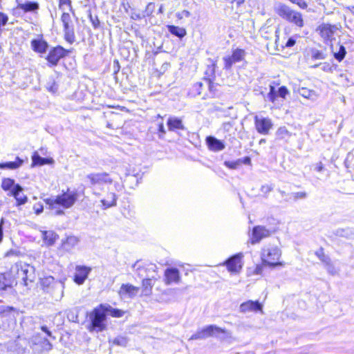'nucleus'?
<instances>
[{
  "instance_id": "f257e3e1",
  "label": "nucleus",
  "mask_w": 354,
  "mask_h": 354,
  "mask_svg": "<svg viewBox=\"0 0 354 354\" xmlns=\"http://www.w3.org/2000/svg\"><path fill=\"white\" fill-rule=\"evenodd\" d=\"M40 288L44 292L49 294L56 301H59L64 296V282L56 280L52 276H47L39 279Z\"/></svg>"
},
{
  "instance_id": "f03ea898",
  "label": "nucleus",
  "mask_w": 354,
  "mask_h": 354,
  "mask_svg": "<svg viewBox=\"0 0 354 354\" xmlns=\"http://www.w3.org/2000/svg\"><path fill=\"white\" fill-rule=\"evenodd\" d=\"M78 198L77 191L63 192L62 194L55 197H50L44 199V202L49 206L50 209H57L58 207H62L64 209H68L73 206Z\"/></svg>"
},
{
  "instance_id": "7ed1b4c3",
  "label": "nucleus",
  "mask_w": 354,
  "mask_h": 354,
  "mask_svg": "<svg viewBox=\"0 0 354 354\" xmlns=\"http://www.w3.org/2000/svg\"><path fill=\"white\" fill-rule=\"evenodd\" d=\"M90 324L88 329L90 332H102L106 328V314L104 309V304L95 308L89 315Z\"/></svg>"
},
{
  "instance_id": "20e7f679",
  "label": "nucleus",
  "mask_w": 354,
  "mask_h": 354,
  "mask_svg": "<svg viewBox=\"0 0 354 354\" xmlns=\"http://www.w3.org/2000/svg\"><path fill=\"white\" fill-rule=\"evenodd\" d=\"M281 256V251L277 245L268 244L262 248L261 259L263 265L270 268L282 265L281 262L279 261Z\"/></svg>"
},
{
  "instance_id": "39448f33",
  "label": "nucleus",
  "mask_w": 354,
  "mask_h": 354,
  "mask_svg": "<svg viewBox=\"0 0 354 354\" xmlns=\"http://www.w3.org/2000/svg\"><path fill=\"white\" fill-rule=\"evenodd\" d=\"M19 266L16 263L12 266L10 270L0 273V290H12L13 286L17 285L15 273H19Z\"/></svg>"
},
{
  "instance_id": "423d86ee",
  "label": "nucleus",
  "mask_w": 354,
  "mask_h": 354,
  "mask_svg": "<svg viewBox=\"0 0 354 354\" xmlns=\"http://www.w3.org/2000/svg\"><path fill=\"white\" fill-rule=\"evenodd\" d=\"M28 346L34 353H41L48 351L52 348V344L48 339L40 335H34L28 342Z\"/></svg>"
},
{
  "instance_id": "0eeeda50",
  "label": "nucleus",
  "mask_w": 354,
  "mask_h": 354,
  "mask_svg": "<svg viewBox=\"0 0 354 354\" xmlns=\"http://www.w3.org/2000/svg\"><path fill=\"white\" fill-rule=\"evenodd\" d=\"M243 257L242 253L234 254L223 262V266H225L231 274H238L243 268Z\"/></svg>"
},
{
  "instance_id": "6e6552de",
  "label": "nucleus",
  "mask_w": 354,
  "mask_h": 354,
  "mask_svg": "<svg viewBox=\"0 0 354 354\" xmlns=\"http://www.w3.org/2000/svg\"><path fill=\"white\" fill-rule=\"evenodd\" d=\"M221 333V328L215 325H209L192 335L189 340L203 339L210 337H217Z\"/></svg>"
},
{
  "instance_id": "1a4fd4ad",
  "label": "nucleus",
  "mask_w": 354,
  "mask_h": 354,
  "mask_svg": "<svg viewBox=\"0 0 354 354\" xmlns=\"http://www.w3.org/2000/svg\"><path fill=\"white\" fill-rule=\"evenodd\" d=\"M68 50H66L61 46H57L51 48L46 57L49 66H57L59 60L67 55Z\"/></svg>"
},
{
  "instance_id": "9d476101",
  "label": "nucleus",
  "mask_w": 354,
  "mask_h": 354,
  "mask_svg": "<svg viewBox=\"0 0 354 354\" xmlns=\"http://www.w3.org/2000/svg\"><path fill=\"white\" fill-rule=\"evenodd\" d=\"M254 126L257 131L262 135H268L270 130L272 128V120L268 118L254 117Z\"/></svg>"
},
{
  "instance_id": "9b49d317",
  "label": "nucleus",
  "mask_w": 354,
  "mask_h": 354,
  "mask_svg": "<svg viewBox=\"0 0 354 354\" xmlns=\"http://www.w3.org/2000/svg\"><path fill=\"white\" fill-rule=\"evenodd\" d=\"M91 185H102V184H111L113 182L112 178L109 174L106 172L102 173H93L86 176Z\"/></svg>"
},
{
  "instance_id": "f8f14e48",
  "label": "nucleus",
  "mask_w": 354,
  "mask_h": 354,
  "mask_svg": "<svg viewBox=\"0 0 354 354\" xmlns=\"http://www.w3.org/2000/svg\"><path fill=\"white\" fill-rule=\"evenodd\" d=\"M271 231L262 225L254 226L252 231L251 243L256 244L260 242L263 238L271 235Z\"/></svg>"
},
{
  "instance_id": "ddd939ff",
  "label": "nucleus",
  "mask_w": 354,
  "mask_h": 354,
  "mask_svg": "<svg viewBox=\"0 0 354 354\" xmlns=\"http://www.w3.org/2000/svg\"><path fill=\"white\" fill-rule=\"evenodd\" d=\"M19 273H17L19 277H21L24 286H28V282H32L35 279V270L33 267H30L28 265L22 266L19 264Z\"/></svg>"
},
{
  "instance_id": "4468645a",
  "label": "nucleus",
  "mask_w": 354,
  "mask_h": 354,
  "mask_svg": "<svg viewBox=\"0 0 354 354\" xmlns=\"http://www.w3.org/2000/svg\"><path fill=\"white\" fill-rule=\"evenodd\" d=\"M288 94L289 91L285 86H281L278 89H276L275 86L270 85V91L267 94V98L269 101L274 103L277 97L286 99V95Z\"/></svg>"
},
{
  "instance_id": "2eb2a0df",
  "label": "nucleus",
  "mask_w": 354,
  "mask_h": 354,
  "mask_svg": "<svg viewBox=\"0 0 354 354\" xmlns=\"http://www.w3.org/2000/svg\"><path fill=\"white\" fill-rule=\"evenodd\" d=\"M245 51L243 49L236 48L232 52V55L224 59L225 68L229 69L232 66L243 60L245 56Z\"/></svg>"
},
{
  "instance_id": "dca6fc26",
  "label": "nucleus",
  "mask_w": 354,
  "mask_h": 354,
  "mask_svg": "<svg viewBox=\"0 0 354 354\" xmlns=\"http://www.w3.org/2000/svg\"><path fill=\"white\" fill-rule=\"evenodd\" d=\"M75 271L76 272L74 275V281L78 285H82L87 279L89 273L91 271V268L85 266H77L75 268Z\"/></svg>"
},
{
  "instance_id": "f3484780",
  "label": "nucleus",
  "mask_w": 354,
  "mask_h": 354,
  "mask_svg": "<svg viewBox=\"0 0 354 354\" xmlns=\"http://www.w3.org/2000/svg\"><path fill=\"white\" fill-rule=\"evenodd\" d=\"M263 305L259 301L248 300L240 305V312L246 313L250 312L262 311Z\"/></svg>"
},
{
  "instance_id": "a211bd4d",
  "label": "nucleus",
  "mask_w": 354,
  "mask_h": 354,
  "mask_svg": "<svg viewBox=\"0 0 354 354\" xmlns=\"http://www.w3.org/2000/svg\"><path fill=\"white\" fill-rule=\"evenodd\" d=\"M139 288L131 284H122L119 290V295L121 297H128L129 298L134 297L138 292Z\"/></svg>"
},
{
  "instance_id": "6ab92c4d",
  "label": "nucleus",
  "mask_w": 354,
  "mask_h": 354,
  "mask_svg": "<svg viewBox=\"0 0 354 354\" xmlns=\"http://www.w3.org/2000/svg\"><path fill=\"white\" fill-rule=\"evenodd\" d=\"M32 49L39 53H45L48 48V43L41 39H34L31 41Z\"/></svg>"
},
{
  "instance_id": "aec40b11",
  "label": "nucleus",
  "mask_w": 354,
  "mask_h": 354,
  "mask_svg": "<svg viewBox=\"0 0 354 354\" xmlns=\"http://www.w3.org/2000/svg\"><path fill=\"white\" fill-rule=\"evenodd\" d=\"M18 1V0H17ZM16 9H21L25 12H35L39 9V4L37 1H26L25 3L17 2Z\"/></svg>"
},
{
  "instance_id": "412c9836",
  "label": "nucleus",
  "mask_w": 354,
  "mask_h": 354,
  "mask_svg": "<svg viewBox=\"0 0 354 354\" xmlns=\"http://www.w3.org/2000/svg\"><path fill=\"white\" fill-rule=\"evenodd\" d=\"M336 30L335 26L324 24L319 26L320 35L326 40H330Z\"/></svg>"
},
{
  "instance_id": "4be33fe9",
  "label": "nucleus",
  "mask_w": 354,
  "mask_h": 354,
  "mask_svg": "<svg viewBox=\"0 0 354 354\" xmlns=\"http://www.w3.org/2000/svg\"><path fill=\"white\" fill-rule=\"evenodd\" d=\"M224 165L230 169H235L242 165H251V158L249 156H245L243 158H239L232 161H225Z\"/></svg>"
},
{
  "instance_id": "5701e85b",
  "label": "nucleus",
  "mask_w": 354,
  "mask_h": 354,
  "mask_svg": "<svg viewBox=\"0 0 354 354\" xmlns=\"http://www.w3.org/2000/svg\"><path fill=\"white\" fill-rule=\"evenodd\" d=\"M165 281L167 284L172 282H178L180 280L179 271L177 268H167L165 272Z\"/></svg>"
},
{
  "instance_id": "b1692460",
  "label": "nucleus",
  "mask_w": 354,
  "mask_h": 354,
  "mask_svg": "<svg viewBox=\"0 0 354 354\" xmlns=\"http://www.w3.org/2000/svg\"><path fill=\"white\" fill-rule=\"evenodd\" d=\"M167 126L169 131H171L176 129L184 130L185 129L182 120L176 117H170L167 120Z\"/></svg>"
},
{
  "instance_id": "393cba45",
  "label": "nucleus",
  "mask_w": 354,
  "mask_h": 354,
  "mask_svg": "<svg viewBox=\"0 0 354 354\" xmlns=\"http://www.w3.org/2000/svg\"><path fill=\"white\" fill-rule=\"evenodd\" d=\"M32 166L35 165H52L54 163V160L51 158H43L40 156L37 152H35L32 156Z\"/></svg>"
},
{
  "instance_id": "a878e982",
  "label": "nucleus",
  "mask_w": 354,
  "mask_h": 354,
  "mask_svg": "<svg viewBox=\"0 0 354 354\" xmlns=\"http://www.w3.org/2000/svg\"><path fill=\"white\" fill-rule=\"evenodd\" d=\"M28 342L27 339L19 337L15 341V351L17 354H26L28 349Z\"/></svg>"
},
{
  "instance_id": "bb28decb",
  "label": "nucleus",
  "mask_w": 354,
  "mask_h": 354,
  "mask_svg": "<svg viewBox=\"0 0 354 354\" xmlns=\"http://www.w3.org/2000/svg\"><path fill=\"white\" fill-rule=\"evenodd\" d=\"M118 197L114 193H109L106 195V198L101 200L103 209H107L111 207L116 206Z\"/></svg>"
},
{
  "instance_id": "cd10ccee",
  "label": "nucleus",
  "mask_w": 354,
  "mask_h": 354,
  "mask_svg": "<svg viewBox=\"0 0 354 354\" xmlns=\"http://www.w3.org/2000/svg\"><path fill=\"white\" fill-rule=\"evenodd\" d=\"M276 12L281 17L288 21L293 12V10H292L288 6L280 3L276 7Z\"/></svg>"
},
{
  "instance_id": "c85d7f7f",
  "label": "nucleus",
  "mask_w": 354,
  "mask_h": 354,
  "mask_svg": "<svg viewBox=\"0 0 354 354\" xmlns=\"http://www.w3.org/2000/svg\"><path fill=\"white\" fill-rule=\"evenodd\" d=\"M330 47L335 59H337L338 62L342 61L346 54V50L343 44H338L336 46L335 50L333 45H331Z\"/></svg>"
},
{
  "instance_id": "c756f323",
  "label": "nucleus",
  "mask_w": 354,
  "mask_h": 354,
  "mask_svg": "<svg viewBox=\"0 0 354 354\" xmlns=\"http://www.w3.org/2000/svg\"><path fill=\"white\" fill-rule=\"evenodd\" d=\"M154 278V276L151 275V278H144L142 279V294L145 296H149L152 293V288H153V283L152 280Z\"/></svg>"
},
{
  "instance_id": "7c9ffc66",
  "label": "nucleus",
  "mask_w": 354,
  "mask_h": 354,
  "mask_svg": "<svg viewBox=\"0 0 354 354\" xmlns=\"http://www.w3.org/2000/svg\"><path fill=\"white\" fill-rule=\"evenodd\" d=\"M42 238L44 241L45 243L48 245L51 246L54 245L56 240L59 238V236L53 231H44L42 232Z\"/></svg>"
},
{
  "instance_id": "2f4dec72",
  "label": "nucleus",
  "mask_w": 354,
  "mask_h": 354,
  "mask_svg": "<svg viewBox=\"0 0 354 354\" xmlns=\"http://www.w3.org/2000/svg\"><path fill=\"white\" fill-rule=\"evenodd\" d=\"M80 240L77 236H68L65 240L62 241V248L66 251H69L77 245Z\"/></svg>"
},
{
  "instance_id": "473e14b6",
  "label": "nucleus",
  "mask_w": 354,
  "mask_h": 354,
  "mask_svg": "<svg viewBox=\"0 0 354 354\" xmlns=\"http://www.w3.org/2000/svg\"><path fill=\"white\" fill-rule=\"evenodd\" d=\"M23 163L24 160L19 157H17L15 161L0 163V168L3 169H16L21 166Z\"/></svg>"
},
{
  "instance_id": "72a5a7b5",
  "label": "nucleus",
  "mask_w": 354,
  "mask_h": 354,
  "mask_svg": "<svg viewBox=\"0 0 354 354\" xmlns=\"http://www.w3.org/2000/svg\"><path fill=\"white\" fill-rule=\"evenodd\" d=\"M206 143L212 151H218L221 149V141L213 136L207 137Z\"/></svg>"
},
{
  "instance_id": "f704fd0d",
  "label": "nucleus",
  "mask_w": 354,
  "mask_h": 354,
  "mask_svg": "<svg viewBox=\"0 0 354 354\" xmlns=\"http://www.w3.org/2000/svg\"><path fill=\"white\" fill-rule=\"evenodd\" d=\"M167 30L171 35L180 39L184 37L187 34L186 30L184 28L176 26L174 25L167 26Z\"/></svg>"
},
{
  "instance_id": "c9c22d12",
  "label": "nucleus",
  "mask_w": 354,
  "mask_h": 354,
  "mask_svg": "<svg viewBox=\"0 0 354 354\" xmlns=\"http://www.w3.org/2000/svg\"><path fill=\"white\" fill-rule=\"evenodd\" d=\"M104 309L106 314L109 313L113 317L119 318L122 317L124 315V311L118 308H114L109 304H104Z\"/></svg>"
},
{
  "instance_id": "e433bc0d",
  "label": "nucleus",
  "mask_w": 354,
  "mask_h": 354,
  "mask_svg": "<svg viewBox=\"0 0 354 354\" xmlns=\"http://www.w3.org/2000/svg\"><path fill=\"white\" fill-rule=\"evenodd\" d=\"M337 236L352 239L354 236V232L351 228H338L334 232Z\"/></svg>"
},
{
  "instance_id": "4c0bfd02",
  "label": "nucleus",
  "mask_w": 354,
  "mask_h": 354,
  "mask_svg": "<svg viewBox=\"0 0 354 354\" xmlns=\"http://www.w3.org/2000/svg\"><path fill=\"white\" fill-rule=\"evenodd\" d=\"M298 93H299L300 95L306 99L315 100L317 98V94L315 91L308 89L304 87L299 88L298 90Z\"/></svg>"
},
{
  "instance_id": "58836bf2",
  "label": "nucleus",
  "mask_w": 354,
  "mask_h": 354,
  "mask_svg": "<svg viewBox=\"0 0 354 354\" xmlns=\"http://www.w3.org/2000/svg\"><path fill=\"white\" fill-rule=\"evenodd\" d=\"M156 266L153 264L149 265L147 268L138 267L137 268L138 274L140 277L149 278L151 276L149 274H147V272H150V271L156 272Z\"/></svg>"
},
{
  "instance_id": "ea45409f",
  "label": "nucleus",
  "mask_w": 354,
  "mask_h": 354,
  "mask_svg": "<svg viewBox=\"0 0 354 354\" xmlns=\"http://www.w3.org/2000/svg\"><path fill=\"white\" fill-rule=\"evenodd\" d=\"M288 21L294 23L299 27H302L304 26V21L301 14L298 12L293 11Z\"/></svg>"
},
{
  "instance_id": "a19ab883",
  "label": "nucleus",
  "mask_w": 354,
  "mask_h": 354,
  "mask_svg": "<svg viewBox=\"0 0 354 354\" xmlns=\"http://www.w3.org/2000/svg\"><path fill=\"white\" fill-rule=\"evenodd\" d=\"M16 184L14 179L5 178L1 181V187L4 191H10Z\"/></svg>"
},
{
  "instance_id": "79ce46f5",
  "label": "nucleus",
  "mask_w": 354,
  "mask_h": 354,
  "mask_svg": "<svg viewBox=\"0 0 354 354\" xmlns=\"http://www.w3.org/2000/svg\"><path fill=\"white\" fill-rule=\"evenodd\" d=\"M288 196H289V198L286 199V201H288L290 199H292L294 201H297L299 199H305L308 194L305 192H298L291 193L288 194Z\"/></svg>"
},
{
  "instance_id": "37998d69",
  "label": "nucleus",
  "mask_w": 354,
  "mask_h": 354,
  "mask_svg": "<svg viewBox=\"0 0 354 354\" xmlns=\"http://www.w3.org/2000/svg\"><path fill=\"white\" fill-rule=\"evenodd\" d=\"M315 255L324 264L328 263V261H330V258L328 255L325 254L323 248H320L317 251H316Z\"/></svg>"
},
{
  "instance_id": "c03bdc74",
  "label": "nucleus",
  "mask_w": 354,
  "mask_h": 354,
  "mask_svg": "<svg viewBox=\"0 0 354 354\" xmlns=\"http://www.w3.org/2000/svg\"><path fill=\"white\" fill-rule=\"evenodd\" d=\"M310 55L313 59H324L326 57V54L316 48L310 49Z\"/></svg>"
},
{
  "instance_id": "a18cd8bd",
  "label": "nucleus",
  "mask_w": 354,
  "mask_h": 354,
  "mask_svg": "<svg viewBox=\"0 0 354 354\" xmlns=\"http://www.w3.org/2000/svg\"><path fill=\"white\" fill-rule=\"evenodd\" d=\"M276 135L279 139H284L287 137H290L291 133L288 131L286 127H281L277 129Z\"/></svg>"
},
{
  "instance_id": "49530a36",
  "label": "nucleus",
  "mask_w": 354,
  "mask_h": 354,
  "mask_svg": "<svg viewBox=\"0 0 354 354\" xmlns=\"http://www.w3.org/2000/svg\"><path fill=\"white\" fill-rule=\"evenodd\" d=\"M129 342V339L127 337L124 336H118L113 340V344L117 346H127V344Z\"/></svg>"
},
{
  "instance_id": "de8ad7c7",
  "label": "nucleus",
  "mask_w": 354,
  "mask_h": 354,
  "mask_svg": "<svg viewBox=\"0 0 354 354\" xmlns=\"http://www.w3.org/2000/svg\"><path fill=\"white\" fill-rule=\"evenodd\" d=\"M23 190V187L19 184H16L8 194V196H13L15 198L22 192Z\"/></svg>"
},
{
  "instance_id": "09e8293b",
  "label": "nucleus",
  "mask_w": 354,
  "mask_h": 354,
  "mask_svg": "<svg viewBox=\"0 0 354 354\" xmlns=\"http://www.w3.org/2000/svg\"><path fill=\"white\" fill-rule=\"evenodd\" d=\"M64 39L69 44H72L75 41V31L73 30H64Z\"/></svg>"
},
{
  "instance_id": "8fccbe9b",
  "label": "nucleus",
  "mask_w": 354,
  "mask_h": 354,
  "mask_svg": "<svg viewBox=\"0 0 354 354\" xmlns=\"http://www.w3.org/2000/svg\"><path fill=\"white\" fill-rule=\"evenodd\" d=\"M156 5L154 3H149L146 6L145 10L143 12L142 17H149L155 11Z\"/></svg>"
},
{
  "instance_id": "3c124183",
  "label": "nucleus",
  "mask_w": 354,
  "mask_h": 354,
  "mask_svg": "<svg viewBox=\"0 0 354 354\" xmlns=\"http://www.w3.org/2000/svg\"><path fill=\"white\" fill-rule=\"evenodd\" d=\"M324 267L326 269L328 274L334 276L338 273L337 270H336L335 266L331 262V260L328 261V263H326L324 264Z\"/></svg>"
},
{
  "instance_id": "603ef678",
  "label": "nucleus",
  "mask_w": 354,
  "mask_h": 354,
  "mask_svg": "<svg viewBox=\"0 0 354 354\" xmlns=\"http://www.w3.org/2000/svg\"><path fill=\"white\" fill-rule=\"evenodd\" d=\"M15 200H16V206L19 207V206L26 204L28 202V197L24 194H22V195L19 194L18 196H17V198H15Z\"/></svg>"
},
{
  "instance_id": "864d4df0",
  "label": "nucleus",
  "mask_w": 354,
  "mask_h": 354,
  "mask_svg": "<svg viewBox=\"0 0 354 354\" xmlns=\"http://www.w3.org/2000/svg\"><path fill=\"white\" fill-rule=\"evenodd\" d=\"M64 5H67L69 7V10L72 12L73 15H75L74 10L73 9V7L71 6V0H59V7L60 9H63V6Z\"/></svg>"
},
{
  "instance_id": "5fc2aeb1",
  "label": "nucleus",
  "mask_w": 354,
  "mask_h": 354,
  "mask_svg": "<svg viewBox=\"0 0 354 354\" xmlns=\"http://www.w3.org/2000/svg\"><path fill=\"white\" fill-rule=\"evenodd\" d=\"M91 22L94 28H97L100 26V20L97 16H93L91 13L88 15Z\"/></svg>"
},
{
  "instance_id": "6e6d98bb",
  "label": "nucleus",
  "mask_w": 354,
  "mask_h": 354,
  "mask_svg": "<svg viewBox=\"0 0 354 354\" xmlns=\"http://www.w3.org/2000/svg\"><path fill=\"white\" fill-rule=\"evenodd\" d=\"M293 3H296L299 8L305 9L308 7V4L304 0H289Z\"/></svg>"
},
{
  "instance_id": "4d7b16f0",
  "label": "nucleus",
  "mask_w": 354,
  "mask_h": 354,
  "mask_svg": "<svg viewBox=\"0 0 354 354\" xmlns=\"http://www.w3.org/2000/svg\"><path fill=\"white\" fill-rule=\"evenodd\" d=\"M35 213L37 215L40 214L44 210V206L41 203H39L33 206Z\"/></svg>"
},
{
  "instance_id": "13d9d810",
  "label": "nucleus",
  "mask_w": 354,
  "mask_h": 354,
  "mask_svg": "<svg viewBox=\"0 0 354 354\" xmlns=\"http://www.w3.org/2000/svg\"><path fill=\"white\" fill-rule=\"evenodd\" d=\"M273 190V187L272 185H264L261 187V191L265 194H268L269 192Z\"/></svg>"
},
{
  "instance_id": "bf43d9fd",
  "label": "nucleus",
  "mask_w": 354,
  "mask_h": 354,
  "mask_svg": "<svg viewBox=\"0 0 354 354\" xmlns=\"http://www.w3.org/2000/svg\"><path fill=\"white\" fill-rule=\"evenodd\" d=\"M61 20L62 23H71V17L67 12H64L62 15Z\"/></svg>"
},
{
  "instance_id": "052dcab7",
  "label": "nucleus",
  "mask_w": 354,
  "mask_h": 354,
  "mask_svg": "<svg viewBox=\"0 0 354 354\" xmlns=\"http://www.w3.org/2000/svg\"><path fill=\"white\" fill-rule=\"evenodd\" d=\"M296 44V39L295 37H290L286 43V47H292Z\"/></svg>"
},
{
  "instance_id": "680f3d73",
  "label": "nucleus",
  "mask_w": 354,
  "mask_h": 354,
  "mask_svg": "<svg viewBox=\"0 0 354 354\" xmlns=\"http://www.w3.org/2000/svg\"><path fill=\"white\" fill-rule=\"evenodd\" d=\"M64 26V30H73L74 26L73 23H62Z\"/></svg>"
},
{
  "instance_id": "e2e57ef3",
  "label": "nucleus",
  "mask_w": 354,
  "mask_h": 354,
  "mask_svg": "<svg viewBox=\"0 0 354 354\" xmlns=\"http://www.w3.org/2000/svg\"><path fill=\"white\" fill-rule=\"evenodd\" d=\"M4 224V218H2L0 221V243L2 241L3 232V226Z\"/></svg>"
},
{
  "instance_id": "0e129e2a",
  "label": "nucleus",
  "mask_w": 354,
  "mask_h": 354,
  "mask_svg": "<svg viewBox=\"0 0 354 354\" xmlns=\"http://www.w3.org/2000/svg\"><path fill=\"white\" fill-rule=\"evenodd\" d=\"M41 329L43 332L46 333L48 336H51V332L48 330V327L46 326H42L41 327Z\"/></svg>"
},
{
  "instance_id": "69168bd1",
  "label": "nucleus",
  "mask_w": 354,
  "mask_h": 354,
  "mask_svg": "<svg viewBox=\"0 0 354 354\" xmlns=\"http://www.w3.org/2000/svg\"><path fill=\"white\" fill-rule=\"evenodd\" d=\"M158 131L162 134H165L166 131L165 129L164 125L162 123H160L158 126Z\"/></svg>"
},
{
  "instance_id": "338daca9",
  "label": "nucleus",
  "mask_w": 354,
  "mask_h": 354,
  "mask_svg": "<svg viewBox=\"0 0 354 354\" xmlns=\"http://www.w3.org/2000/svg\"><path fill=\"white\" fill-rule=\"evenodd\" d=\"M323 169H324L323 164L321 162L317 164V165L315 167V170L320 172L323 170Z\"/></svg>"
},
{
  "instance_id": "774afa93",
  "label": "nucleus",
  "mask_w": 354,
  "mask_h": 354,
  "mask_svg": "<svg viewBox=\"0 0 354 354\" xmlns=\"http://www.w3.org/2000/svg\"><path fill=\"white\" fill-rule=\"evenodd\" d=\"M262 272V267L261 266H257L254 270V273L257 274H260Z\"/></svg>"
}]
</instances>
